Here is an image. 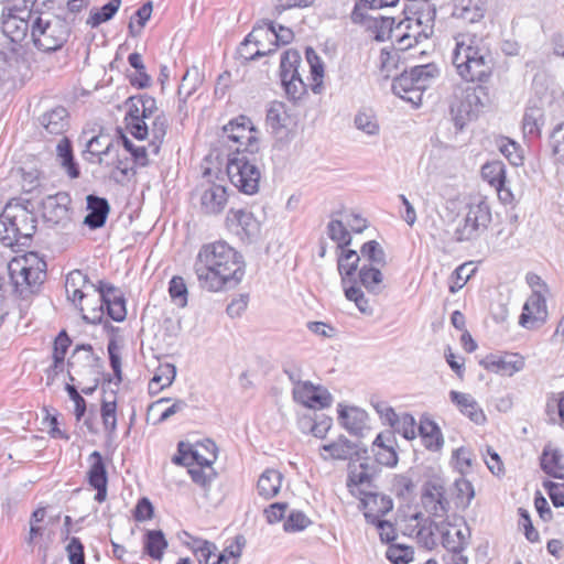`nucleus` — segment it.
<instances>
[{"mask_svg": "<svg viewBox=\"0 0 564 564\" xmlns=\"http://www.w3.org/2000/svg\"><path fill=\"white\" fill-rule=\"evenodd\" d=\"M301 63V56L296 50L289 48L283 52L280 58V77L281 79L290 77L292 74L297 75V67Z\"/></svg>", "mask_w": 564, "mask_h": 564, "instance_id": "50", "label": "nucleus"}, {"mask_svg": "<svg viewBox=\"0 0 564 564\" xmlns=\"http://www.w3.org/2000/svg\"><path fill=\"white\" fill-rule=\"evenodd\" d=\"M13 225V212L6 210L0 216V242L4 247L12 248L13 246H17V235Z\"/></svg>", "mask_w": 564, "mask_h": 564, "instance_id": "48", "label": "nucleus"}, {"mask_svg": "<svg viewBox=\"0 0 564 564\" xmlns=\"http://www.w3.org/2000/svg\"><path fill=\"white\" fill-rule=\"evenodd\" d=\"M13 225L15 226L17 246L26 247L36 232V218L25 208L17 207L13 210Z\"/></svg>", "mask_w": 564, "mask_h": 564, "instance_id": "21", "label": "nucleus"}, {"mask_svg": "<svg viewBox=\"0 0 564 564\" xmlns=\"http://www.w3.org/2000/svg\"><path fill=\"white\" fill-rule=\"evenodd\" d=\"M88 460L90 462V467L87 473L88 484L91 487L108 484V475L101 454L98 451H94L89 455Z\"/></svg>", "mask_w": 564, "mask_h": 564, "instance_id": "43", "label": "nucleus"}, {"mask_svg": "<svg viewBox=\"0 0 564 564\" xmlns=\"http://www.w3.org/2000/svg\"><path fill=\"white\" fill-rule=\"evenodd\" d=\"M453 64L463 79L484 83L492 74L494 57L481 37L467 35L456 43Z\"/></svg>", "mask_w": 564, "mask_h": 564, "instance_id": "2", "label": "nucleus"}, {"mask_svg": "<svg viewBox=\"0 0 564 564\" xmlns=\"http://www.w3.org/2000/svg\"><path fill=\"white\" fill-rule=\"evenodd\" d=\"M359 282L370 293L379 294L383 290V275L379 268L364 264L359 269Z\"/></svg>", "mask_w": 564, "mask_h": 564, "instance_id": "39", "label": "nucleus"}, {"mask_svg": "<svg viewBox=\"0 0 564 564\" xmlns=\"http://www.w3.org/2000/svg\"><path fill=\"white\" fill-rule=\"evenodd\" d=\"M338 419L350 434L362 436V432L367 427L368 414L357 406L339 405Z\"/></svg>", "mask_w": 564, "mask_h": 564, "instance_id": "27", "label": "nucleus"}, {"mask_svg": "<svg viewBox=\"0 0 564 564\" xmlns=\"http://www.w3.org/2000/svg\"><path fill=\"white\" fill-rule=\"evenodd\" d=\"M492 220L489 203L480 198L467 205V213L454 231L458 242L474 241L487 231Z\"/></svg>", "mask_w": 564, "mask_h": 564, "instance_id": "6", "label": "nucleus"}, {"mask_svg": "<svg viewBox=\"0 0 564 564\" xmlns=\"http://www.w3.org/2000/svg\"><path fill=\"white\" fill-rule=\"evenodd\" d=\"M72 29L61 17L37 15L31 23V39L34 46L51 53L61 50L68 41Z\"/></svg>", "mask_w": 564, "mask_h": 564, "instance_id": "4", "label": "nucleus"}, {"mask_svg": "<svg viewBox=\"0 0 564 564\" xmlns=\"http://www.w3.org/2000/svg\"><path fill=\"white\" fill-rule=\"evenodd\" d=\"M322 449L328 452L333 459L346 460L358 455L357 445L344 436H340L336 442L323 445Z\"/></svg>", "mask_w": 564, "mask_h": 564, "instance_id": "40", "label": "nucleus"}, {"mask_svg": "<svg viewBox=\"0 0 564 564\" xmlns=\"http://www.w3.org/2000/svg\"><path fill=\"white\" fill-rule=\"evenodd\" d=\"M176 377V367L172 364L160 365L151 382L161 383L160 389L170 387Z\"/></svg>", "mask_w": 564, "mask_h": 564, "instance_id": "64", "label": "nucleus"}, {"mask_svg": "<svg viewBox=\"0 0 564 564\" xmlns=\"http://www.w3.org/2000/svg\"><path fill=\"white\" fill-rule=\"evenodd\" d=\"M422 505L430 514L443 518L449 509V502L445 497V488L438 482H427L424 487Z\"/></svg>", "mask_w": 564, "mask_h": 564, "instance_id": "15", "label": "nucleus"}, {"mask_svg": "<svg viewBox=\"0 0 564 564\" xmlns=\"http://www.w3.org/2000/svg\"><path fill=\"white\" fill-rule=\"evenodd\" d=\"M46 262L36 254L31 253L22 259H13L9 265L11 280L19 286L30 288L34 292L46 278Z\"/></svg>", "mask_w": 564, "mask_h": 564, "instance_id": "8", "label": "nucleus"}, {"mask_svg": "<svg viewBox=\"0 0 564 564\" xmlns=\"http://www.w3.org/2000/svg\"><path fill=\"white\" fill-rule=\"evenodd\" d=\"M135 99H138V96H131L126 101V105L128 106L126 120H128L130 133L135 139L143 140L149 134V127L143 119V113H141L142 107L135 101Z\"/></svg>", "mask_w": 564, "mask_h": 564, "instance_id": "28", "label": "nucleus"}, {"mask_svg": "<svg viewBox=\"0 0 564 564\" xmlns=\"http://www.w3.org/2000/svg\"><path fill=\"white\" fill-rule=\"evenodd\" d=\"M360 253L362 258H366L370 262L369 265L384 267L387 263L386 253L376 240L365 242L360 249Z\"/></svg>", "mask_w": 564, "mask_h": 564, "instance_id": "52", "label": "nucleus"}, {"mask_svg": "<svg viewBox=\"0 0 564 564\" xmlns=\"http://www.w3.org/2000/svg\"><path fill=\"white\" fill-rule=\"evenodd\" d=\"M550 144L555 163L564 166V123L557 124L553 129Z\"/></svg>", "mask_w": 564, "mask_h": 564, "instance_id": "54", "label": "nucleus"}, {"mask_svg": "<svg viewBox=\"0 0 564 564\" xmlns=\"http://www.w3.org/2000/svg\"><path fill=\"white\" fill-rule=\"evenodd\" d=\"M262 165L258 152L238 151L228 158L227 175L239 192L253 195L259 191Z\"/></svg>", "mask_w": 564, "mask_h": 564, "instance_id": "3", "label": "nucleus"}, {"mask_svg": "<svg viewBox=\"0 0 564 564\" xmlns=\"http://www.w3.org/2000/svg\"><path fill=\"white\" fill-rule=\"evenodd\" d=\"M291 121L285 105L281 101H272L267 110L265 123L271 133L276 138L288 134V126Z\"/></svg>", "mask_w": 564, "mask_h": 564, "instance_id": "25", "label": "nucleus"}, {"mask_svg": "<svg viewBox=\"0 0 564 564\" xmlns=\"http://www.w3.org/2000/svg\"><path fill=\"white\" fill-rule=\"evenodd\" d=\"M541 468L549 476L557 479H564L563 454L551 444L544 446L541 455Z\"/></svg>", "mask_w": 564, "mask_h": 564, "instance_id": "31", "label": "nucleus"}, {"mask_svg": "<svg viewBox=\"0 0 564 564\" xmlns=\"http://www.w3.org/2000/svg\"><path fill=\"white\" fill-rule=\"evenodd\" d=\"M360 256L355 250H343L337 260V269L340 274L341 284L345 288L347 282L354 276Z\"/></svg>", "mask_w": 564, "mask_h": 564, "instance_id": "41", "label": "nucleus"}, {"mask_svg": "<svg viewBox=\"0 0 564 564\" xmlns=\"http://www.w3.org/2000/svg\"><path fill=\"white\" fill-rule=\"evenodd\" d=\"M117 141L108 134H98L93 137L86 144V152L90 155L86 158L90 163L104 164L116 150Z\"/></svg>", "mask_w": 564, "mask_h": 564, "instance_id": "24", "label": "nucleus"}, {"mask_svg": "<svg viewBox=\"0 0 564 564\" xmlns=\"http://www.w3.org/2000/svg\"><path fill=\"white\" fill-rule=\"evenodd\" d=\"M117 141L122 143L124 150L129 152L132 156V160L135 164L140 166H147L149 164L148 160V150L149 147H135L130 139H128L123 133L119 132V138Z\"/></svg>", "mask_w": 564, "mask_h": 564, "instance_id": "56", "label": "nucleus"}, {"mask_svg": "<svg viewBox=\"0 0 564 564\" xmlns=\"http://www.w3.org/2000/svg\"><path fill=\"white\" fill-rule=\"evenodd\" d=\"M413 549L402 544H391L386 553L387 558L393 564H408L413 560Z\"/></svg>", "mask_w": 564, "mask_h": 564, "instance_id": "60", "label": "nucleus"}, {"mask_svg": "<svg viewBox=\"0 0 564 564\" xmlns=\"http://www.w3.org/2000/svg\"><path fill=\"white\" fill-rule=\"evenodd\" d=\"M188 474L192 480L200 486L205 491L210 487L212 481L216 478V471L214 468L207 466L196 465L195 467L188 468Z\"/></svg>", "mask_w": 564, "mask_h": 564, "instance_id": "55", "label": "nucleus"}, {"mask_svg": "<svg viewBox=\"0 0 564 564\" xmlns=\"http://www.w3.org/2000/svg\"><path fill=\"white\" fill-rule=\"evenodd\" d=\"M87 202V215L84 218V224L90 229L101 228L107 220L110 212V205L104 197L97 195H88Z\"/></svg>", "mask_w": 564, "mask_h": 564, "instance_id": "23", "label": "nucleus"}, {"mask_svg": "<svg viewBox=\"0 0 564 564\" xmlns=\"http://www.w3.org/2000/svg\"><path fill=\"white\" fill-rule=\"evenodd\" d=\"M39 121L50 134H62L68 127V111L58 106L43 113Z\"/></svg>", "mask_w": 564, "mask_h": 564, "instance_id": "30", "label": "nucleus"}, {"mask_svg": "<svg viewBox=\"0 0 564 564\" xmlns=\"http://www.w3.org/2000/svg\"><path fill=\"white\" fill-rule=\"evenodd\" d=\"M121 6V0H109L108 3L102 6L99 10L91 12L87 24L91 28H97L99 24L109 21L113 18Z\"/></svg>", "mask_w": 564, "mask_h": 564, "instance_id": "47", "label": "nucleus"}, {"mask_svg": "<svg viewBox=\"0 0 564 564\" xmlns=\"http://www.w3.org/2000/svg\"><path fill=\"white\" fill-rule=\"evenodd\" d=\"M484 180L495 187L498 192H502L506 182L505 165L500 162L487 163L481 167Z\"/></svg>", "mask_w": 564, "mask_h": 564, "instance_id": "45", "label": "nucleus"}, {"mask_svg": "<svg viewBox=\"0 0 564 564\" xmlns=\"http://www.w3.org/2000/svg\"><path fill=\"white\" fill-rule=\"evenodd\" d=\"M415 425L416 423L413 415L403 413L401 416L397 415V420L393 422V425L390 426L404 438L413 440L416 436Z\"/></svg>", "mask_w": 564, "mask_h": 564, "instance_id": "58", "label": "nucleus"}, {"mask_svg": "<svg viewBox=\"0 0 564 564\" xmlns=\"http://www.w3.org/2000/svg\"><path fill=\"white\" fill-rule=\"evenodd\" d=\"M70 203V195L66 192H58L43 198L41 205L44 221L52 226L65 227L72 219Z\"/></svg>", "mask_w": 564, "mask_h": 564, "instance_id": "10", "label": "nucleus"}, {"mask_svg": "<svg viewBox=\"0 0 564 564\" xmlns=\"http://www.w3.org/2000/svg\"><path fill=\"white\" fill-rule=\"evenodd\" d=\"M361 502L365 507L364 514L368 523L380 521V518L393 508L392 499L380 494H368Z\"/></svg>", "mask_w": 564, "mask_h": 564, "instance_id": "26", "label": "nucleus"}, {"mask_svg": "<svg viewBox=\"0 0 564 564\" xmlns=\"http://www.w3.org/2000/svg\"><path fill=\"white\" fill-rule=\"evenodd\" d=\"M436 532L442 536V545L445 551H465L470 542V529L468 527L465 530L458 529L455 525L445 523L434 524Z\"/></svg>", "mask_w": 564, "mask_h": 564, "instance_id": "19", "label": "nucleus"}, {"mask_svg": "<svg viewBox=\"0 0 564 564\" xmlns=\"http://www.w3.org/2000/svg\"><path fill=\"white\" fill-rule=\"evenodd\" d=\"M258 134L251 120L246 116H239L224 126L221 139L230 149H234V153L258 152Z\"/></svg>", "mask_w": 564, "mask_h": 564, "instance_id": "7", "label": "nucleus"}, {"mask_svg": "<svg viewBox=\"0 0 564 564\" xmlns=\"http://www.w3.org/2000/svg\"><path fill=\"white\" fill-rule=\"evenodd\" d=\"M263 36H265L268 40H274L275 45L279 44H289L293 37V31L289 28L279 25V29L275 28L274 22L270 21L268 23V26L263 29Z\"/></svg>", "mask_w": 564, "mask_h": 564, "instance_id": "57", "label": "nucleus"}, {"mask_svg": "<svg viewBox=\"0 0 564 564\" xmlns=\"http://www.w3.org/2000/svg\"><path fill=\"white\" fill-rule=\"evenodd\" d=\"M285 94L290 100L296 102L307 94L306 84L301 78L300 74H292L290 77L281 79Z\"/></svg>", "mask_w": 564, "mask_h": 564, "instance_id": "49", "label": "nucleus"}, {"mask_svg": "<svg viewBox=\"0 0 564 564\" xmlns=\"http://www.w3.org/2000/svg\"><path fill=\"white\" fill-rule=\"evenodd\" d=\"M31 28L28 19L10 13L2 21V32L14 43L22 42Z\"/></svg>", "mask_w": 564, "mask_h": 564, "instance_id": "33", "label": "nucleus"}, {"mask_svg": "<svg viewBox=\"0 0 564 564\" xmlns=\"http://www.w3.org/2000/svg\"><path fill=\"white\" fill-rule=\"evenodd\" d=\"M281 482L282 475L278 470L267 469L258 479V492L264 498H272L280 491Z\"/></svg>", "mask_w": 564, "mask_h": 564, "instance_id": "38", "label": "nucleus"}, {"mask_svg": "<svg viewBox=\"0 0 564 564\" xmlns=\"http://www.w3.org/2000/svg\"><path fill=\"white\" fill-rule=\"evenodd\" d=\"M200 209L206 215L220 214L228 200L227 189L224 185L207 183L200 189Z\"/></svg>", "mask_w": 564, "mask_h": 564, "instance_id": "16", "label": "nucleus"}, {"mask_svg": "<svg viewBox=\"0 0 564 564\" xmlns=\"http://www.w3.org/2000/svg\"><path fill=\"white\" fill-rule=\"evenodd\" d=\"M436 75L437 68L433 64L414 66L393 79L392 91L398 97L419 106L422 102L423 91Z\"/></svg>", "mask_w": 564, "mask_h": 564, "instance_id": "5", "label": "nucleus"}, {"mask_svg": "<svg viewBox=\"0 0 564 564\" xmlns=\"http://www.w3.org/2000/svg\"><path fill=\"white\" fill-rule=\"evenodd\" d=\"M226 221L227 226L242 240H251L260 232V223L252 213L245 209H230Z\"/></svg>", "mask_w": 564, "mask_h": 564, "instance_id": "14", "label": "nucleus"}, {"mask_svg": "<svg viewBox=\"0 0 564 564\" xmlns=\"http://www.w3.org/2000/svg\"><path fill=\"white\" fill-rule=\"evenodd\" d=\"M543 124V113L540 108H528L522 119V130L525 138L540 137L541 126Z\"/></svg>", "mask_w": 564, "mask_h": 564, "instance_id": "44", "label": "nucleus"}, {"mask_svg": "<svg viewBox=\"0 0 564 564\" xmlns=\"http://www.w3.org/2000/svg\"><path fill=\"white\" fill-rule=\"evenodd\" d=\"M293 398L310 409H325L333 403L330 392L323 386H314L311 381L297 383L293 389Z\"/></svg>", "mask_w": 564, "mask_h": 564, "instance_id": "11", "label": "nucleus"}, {"mask_svg": "<svg viewBox=\"0 0 564 564\" xmlns=\"http://www.w3.org/2000/svg\"><path fill=\"white\" fill-rule=\"evenodd\" d=\"M547 319L545 297L540 292H533L523 305L519 324L528 329L542 326Z\"/></svg>", "mask_w": 564, "mask_h": 564, "instance_id": "13", "label": "nucleus"}, {"mask_svg": "<svg viewBox=\"0 0 564 564\" xmlns=\"http://www.w3.org/2000/svg\"><path fill=\"white\" fill-rule=\"evenodd\" d=\"M193 269L203 290L223 292L241 283L246 263L242 254L226 241H215L200 247Z\"/></svg>", "mask_w": 564, "mask_h": 564, "instance_id": "1", "label": "nucleus"}, {"mask_svg": "<svg viewBox=\"0 0 564 564\" xmlns=\"http://www.w3.org/2000/svg\"><path fill=\"white\" fill-rule=\"evenodd\" d=\"M423 6H426V10L416 9L412 12V7L404 9L405 18H411V23L420 29L413 34L414 43H419L421 39H429L433 34L435 10L431 9L426 2Z\"/></svg>", "mask_w": 564, "mask_h": 564, "instance_id": "22", "label": "nucleus"}, {"mask_svg": "<svg viewBox=\"0 0 564 564\" xmlns=\"http://www.w3.org/2000/svg\"><path fill=\"white\" fill-rule=\"evenodd\" d=\"M327 235L343 250L351 242V236L341 220H330L327 225Z\"/></svg>", "mask_w": 564, "mask_h": 564, "instance_id": "53", "label": "nucleus"}, {"mask_svg": "<svg viewBox=\"0 0 564 564\" xmlns=\"http://www.w3.org/2000/svg\"><path fill=\"white\" fill-rule=\"evenodd\" d=\"M192 549L199 564H215L217 556L215 543L197 539L194 540Z\"/></svg>", "mask_w": 564, "mask_h": 564, "instance_id": "51", "label": "nucleus"}, {"mask_svg": "<svg viewBox=\"0 0 564 564\" xmlns=\"http://www.w3.org/2000/svg\"><path fill=\"white\" fill-rule=\"evenodd\" d=\"M162 530H148L143 539V550L153 560H161L167 547Z\"/></svg>", "mask_w": 564, "mask_h": 564, "instance_id": "36", "label": "nucleus"}, {"mask_svg": "<svg viewBox=\"0 0 564 564\" xmlns=\"http://www.w3.org/2000/svg\"><path fill=\"white\" fill-rule=\"evenodd\" d=\"M485 369L502 375L512 376L524 367V359L517 354H505L502 356L488 355L480 360Z\"/></svg>", "mask_w": 564, "mask_h": 564, "instance_id": "17", "label": "nucleus"}, {"mask_svg": "<svg viewBox=\"0 0 564 564\" xmlns=\"http://www.w3.org/2000/svg\"><path fill=\"white\" fill-rule=\"evenodd\" d=\"M464 94L469 102L468 107H471L476 117L482 109L489 107L491 104L489 90L486 86L477 85L464 88Z\"/></svg>", "mask_w": 564, "mask_h": 564, "instance_id": "42", "label": "nucleus"}, {"mask_svg": "<svg viewBox=\"0 0 564 564\" xmlns=\"http://www.w3.org/2000/svg\"><path fill=\"white\" fill-rule=\"evenodd\" d=\"M423 445L430 451H438L444 444V438L438 425L429 417H422L419 425Z\"/></svg>", "mask_w": 564, "mask_h": 564, "instance_id": "32", "label": "nucleus"}, {"mask_svg": "<svg viewBox=\"0 0 564 564\" xmlns=\"http://www.w3.org/2000/svg\"><path fill=\"white\" fill-rule=\"evenodd\" d=\"M90 289L98 294L99 306L91 307L87 314L83 313L82 318L87 324L96 325L104 319L105 305L112 303V300H120L123 297V293L115 285L104 281H99L97 284L90 283Z\"/></svg>", "mask_w": 564, "mask_h": 564, "instance_id": "12", "label": "nucleus"}, {"mask_svg": "<svg viewBox=\"0 0 564 564\" xmlns=\"http://www.w3.org/2000/svg\"><path fill=\"white\" fill-rule=\"evenodd\" d=\"M456 499L464 508L470 505V501L475 497V490L471 482L464 477L455 480Z\"/></svg>", "mask_w": 564, "mask_h": 564, "instance_id": "63", "label": "nucleus"}, {"mask_svg": "<svg viewBox=\"0 0 564 564\" xmlns=\"http://www.w3.org/2000/svg\"><path fill=\"white\" fill-rule=\"evenodd\" d=\"M345 296L347 300L355 302L356 306L362 314L371 315L372 307L369 305L364 292L356 285L345 286Z\"/></svg>", "mask_w": 564, "mask_h": 564, "instance_id": "62", "label": "nucleus"}, {"mask_svg": "<svg viewBox=\"0 0 564 564\" xmlns=\"http://www.w3.org/2000/svg\"><path fill=\"white\" fill-rule=\"evenodd\" d=\"M411 22V18H404L395 24L394 18L378 15L372 17L371 20H368L366 28L373 33L376 41L383 42L386 40L393 39L400 45H402L401 48L403 50L412 46L411 43H405L411 34L408 32H402L403 25H406V28H412Z\"/></svg>", "mask_w": 564, "mask_h": 564, "instance_id": "9", "label": "nucleus"}, {"mask_svg": "<svg viewBox=\"0 0 564 564\" xmlns=\"http://www.w3.org/2000/svg\"><path fill=\"white\" fill-rule=\"evenodd\" d=\"M263 37V28H254L251 33L247 35L245 41L239 46V54L245 59L253 61L262 56L270 55L274 48L263 50L261 39Z\"/></svg>", "mask_w": 564, "mask_h": 564, "instance_id": "29", "label": "nucleus"}, {"mask_svg": "<svg viewBox=\"0 0 564 564\" xmlns=\"http://www.w3.org/2000/svg\"><path fill=\"white\" fill-rule=\"evenodd\" d=\"M169 126V119L163 112H160L154 117L152 124L149 128V133H151L152 135V140L149 143V151L152 154H159L161 145L166 135Z\"/></svg>", "mask_w": 564, "mask_h": 564, "instance_id": "37", "label": "nucleus"}, {"mask_svg": "<svg viewBox=\"0 0 564 564\" xmlns=\"http://www.w3.org/2000/svg\"><path fill=\"white\" fill-rule=\"evenodd\" d=\"M119 148L120 141H117L116 150L110 155L111 160L106 159L104 163H106L107 166L112 167L111 178L117 183H122L129 178L132 166L130 164V159L127 155L120 154Z\"/></svg>", "mask_w": 564, "mask_h": 564, "instance_id": "35", "label": "nucleus"}, {"mask_svg": "<svg viewBox=\"0 0 564 564\" xmlns=\"http://www.w3.org/2000/svg\"><path fill=\"white\" fill-rule=\"evenodd\" d=\"M57 159L62 167L66 171L70 178H77L80 175V170L76 163L73 154L72 142L68 138L64 137L56 145Z\"/></svg>", "mask_w": 564, "mask_h": 564, "instance_id": "34", "label": "nucleus"}, {"mask_svg": "<svg viewBox=\"0 0 564 564\" xmlns=\"http://www.w3.org/2000/svg\"><path fill=\"white\" fill-rule=\"evenodd\" d=\"M199 83L200 80L197 68L194 67L185 72L177 89L181 104H185L186 99L196 91Z\"/></svg>", "mask_w": 564, "mask_h": 564, "instance_id": "46", "label": "nucleus"}, {"mask_svg": "<svg viewBox=\"0 0 564 564\" xmlns=\"http://www.w3.org/2000/svg\"><path fill=\"white\" fill-rule=\"evenodd\" d=\"M208 445L212 447L209 457H204L198 451L193 449L189 444L180 442L177 445V454L173 456L172 462L175 465L195 467L194 464L200 466L210 467L217 458V447L214 442L208 441Z\"/></svg>", "mask_w": 564, "mask_h": 564, "instance_id": "18", "label": "nucleus"}, {"mask_svg": "<svg viewBox=\"0 0 564 564\" xmlns=\"http://www.w3.org/2000/svg\"><path fill=\"white\" fill-rule=\"evenodd\" d=\"M107 350L116 384L119 386L122 381L121 357L119 355V346L113 335L108 341Z\"/></svg>", "mask_w": 564, "mask_h": 564, "instance_id": "61", "label": "nucleus"}, {"mask_svg": "<svg viewBox=\"0 0 564 564\" xmlns=\"http://www.w3.org/2000/svg\"><path fill=\"white\" fill-rule=\"evenodd\" d=\"M464 95V88L456 87L449 100V116L457 132L463 131L467 122L476 117Z\"/></svg>", "mask_w": 564, "mask_h": 564, "instance_id": "20", "label": "nucleus"}, {"mask_svg": "<svg viewBox=\"0 0 564 564\" xmlns=\"http://www.w3.org/2000/svg\"><path fill=\"white\" fill-rule=\"evenodd\" d=\"M355 126L358 130L369 135H377L379 133L378 121L370 111H359L355 117Z\"/></svg>", "mask_w": 564, "mask_h": 564, "instance_id": "59", "label": "nucleus"}]
</instances>
